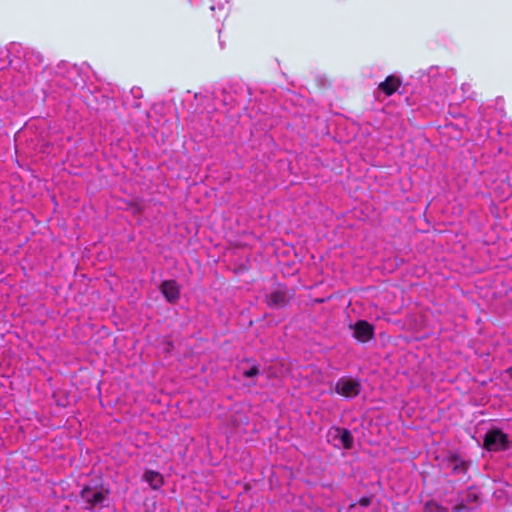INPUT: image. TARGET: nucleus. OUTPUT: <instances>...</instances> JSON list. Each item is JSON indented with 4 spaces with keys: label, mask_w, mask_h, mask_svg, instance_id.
Here are the masks:
<instances>
[{
    "label": "nucleus",
    "mask_w": 512,
    "mask_h": 512,
    "mask_svg": "<svg viewBox=\"0 0 512 512\" xmlns=\"http://www.w3.org/2000/svg\"><path fill=\"white\" fill-rule=\"evenodd\" d=\"M328 439L338 448L351 449L353 446V436L344 428L332 427L329 430Z\"/></svg>",
    "instance_id": "20e7f679"
},
{
    "label": "nucleus",
    "mask_w": 512,
    "mask_h": 512,
    "mask_svg": "<svg viewBox=\"0 0 512 512\" xmlns=\"http://www.w3.org/2000/svg\"><path fill=\"white\" fill-rule=\"evenodd\" d=\"M361 391V383L353 378L342 377L335 384V392L346 398H354Z\"/></svg>",
    "instance_id": "7ed1b4c3"
},
{
    "label": "nucleus",
    "mask_w": 512,
    "mask_h": 512,
    "mask_svg": "<svg viewBox=\"0 0 512 512\" xmlns=\"http://www.w3.org/2000/svg\"><path fill=\"white\" fill-rule=\"evenodd\" d=\"M161 290L165 298L170 302L179 298V288L175 281H165L161 286Z\"/></svg>",
    "instance_id": "0eeeda50"
},
{
    "label": "nucleus",
    "mask_w": 512,
    "mask_h": 512,
    "mask_svg": "<svg viewBox=\"0 0 512 512\" xmlns=\"http://www.w3.org/2000/svg\"><path fill=\"white\" fill-rule=\"evenodd\" d=\"M463 508H464V506H463V505H457V506H455V507H454V510H455L456 512H460Z\"/></svg>",
    "instance_id": "4468645a"
},
{
    "label": "nucleus",
    "mask_w": 512,
    "mask_h": 512,
    "mask_svg": "<svg viewBox=\"0 0 512 512\" xmlns=\"http://www.w3.org/2000/svg\"><path fill=\"white\" fill-rule=\"evenodd\" d=\"M258 374H259V369L257 366H252L250 369L243 371V375L247 378L255 377Z\"/></svg>",
    "instance_id": "9b49d317"
},
{
    "label": "nucleus",
    "mask_w": 512,
    "mask_h": 512,
    "mask_svg": "<svg viewBox=\"0 0 512 512\" xmlns=\"http://www.w3.org/2000/svg\"><path fill=\"white\" fill-rule=\"evenodd\" d=\"M484 447L488 451H501L509 448V441L507 436L498 429L488 431L484 438Z\"/></svg>",
    "instance_id": "f257e3e1"
},
{
    "label": "nucleus",
    "mask_w": 512,
    "mask_h": 512,
    "mask_svg": "<svg viewBox=\"0 0 512 512\" xmlns=\"http://www.w3.org/2000/svg\"><path fill=\"white\" fill-rule=\"evenodd\" d=\"M108 491L103 487L92 488L84 487L81 491V498L85 501V508L91 509L95 506L102 505L107 498Z\"/></svg>",
    "instance_id": "f03ea898"
},
{
    "label": "nucleus",
    "mask_w": 512,
    "mask_h": 512,
    "mask_svg": "<svg viewBox=\"0 0 512 512\" xmlns=\"http://www.w3.org/2000/svg\"><path fill=\"white\" fill-rule=\"evenodd\" d=\"M425 512H447V510L435 502H429L425 506Z\"/></svg>",
    "instance_id": "9d476101"
},
{
    "label": "nucleus",
    "mask_w": 512,
    "mask_h": 512,
    "mask_svg": "<svg viewBox=\"0 0 512 512\" xmlns=\"http://www.w3.org/2000/svg\"><path fill=\"white\" fill-rule=\"evenodd\" d=\"M266 301L270 307H283L288 301L287 292L283 288H277L267 296Z\"/></svg>",
    "instance_id": "423d86ee"
},
{
    "label": "nucleus",
    "mask_w": 512,
    "mask_h": 512,
    "mask_svg": "<svg viewBox=\"0 0 512 512\" xmlns=\"http://www.w3.org/2000/svg\"><path fill=\"white\" fill-rule=\"evenodd\" d=\"M361 505L368 506L370 504V500L368 498H363L360 500Z\"/></svg>",
    "instance_id": "ddd939ff"
},
{
    "label": "nucleus",
    "mask_w": 512,
    "mask_h": 512,
    "mask_svg": "<svg viewBox=\"0 0 512 512\" xmlns=\"http://www.w3.org/2000/svg\"><path fill=\"white\" fill-rule=\"evenodd\" d=\"M509 373H510V375H511V377H512V368H511V369H509Z\"/></svg>",
    "instance_id": "2eb2a0df"
},
{
    "label": "nucleus",
    "mask_w": 512,
    "mask_h": 512,
    "mask_svg": "<svg viewBox=\"0 0 512 512\" xmlns=\"http://www.w3.org/2000/svg\"><path fill=\"white\" fill-rule=\"evenodd\" d=\"M144 479L153 489H158L163 484V478L161 474L155 471H146L144 474Z\"/></svg>",
    "instance_id": "1a4fd4ad"
},
{
    "label": "nucleus",
    "mask_w": 512,
    "mask_h": 512,
    "mask_svg": "<svg viewBox=\"0 0 512 512\" xmlns=\"http://www.w3.org/2000/svg\"><path fill=\"white\" fill-rule=\"evenodd\" d=\"M350 328L353 330V336L360 342H367L374 335L373 326L364 320L350 325Z\"/></svg>",
    "instance_id": "39448f33"
},
{
    "label": "nucleus",
    "mask_w": 512,
    "mask_h": 512,
    "mask_svg": "<svg viewBox=\"0 0 512 512\" xmlns=\"http://www.w3.org/2000/svg\"><path fill=\"white\" fill-rule=\"evenodd\" d=\"M400 80L394 76H389L385 81L379 84V89L387 96L392 95L399 87Z\"/></svg>",
    "instance_id": "6e6552de"
},
{
    "label": "nucleus",
    "mask_w": 512,
    "mask_h": 512,
    "mask_svg": "<svg viewBox=\"0 0 512 512\" xmlns=\"http://www.w3.org/2000/svg\"><path fill=\"white\" fill-rule=\"evenodd\" d=\"M453 469L455 471L465 472L466 471V465L464 463H461L460 465H455Z\"/></svg>",
    "instance_id": "f8f14e48"
}]
</instances>
